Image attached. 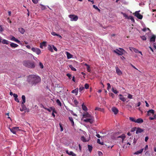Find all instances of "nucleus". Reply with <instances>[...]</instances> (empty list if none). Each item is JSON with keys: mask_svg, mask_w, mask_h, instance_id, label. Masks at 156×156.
I'll return each mask as SVG.
<instances>
[{"mask_svg": "<svg viewBox=\"0 0 156 156\" xmlns=\"http://www.w3.org/2000/svg\"><path fill=\"white\" fill-rule=\"evenodd\" d=\"M27 82L31 86L35 85L41 81V78L35 75H30L27 78Z\"/></svg>", "mask_w": 156, "mask_h": 156, "instance_id": "obj_1", "label": "nucleus"}, {"mask_svg": "<svg viewBox=\"0 0 156 156\" xmlns=\"http://www.w3.org/2000/svg\"><path fill=\"white\" fill-rule=\"evenodd\" d=\"M23 64L24 66L30 69L34 68L35 67L34 62L30 60H24L23 62Z\"/></svg>", "mask_w": 156, "mask_h": 156, "instance_id": "obj_2", "label": "nucleus"}, {"mask_svg": "<svg viewBox=\"0 0 156 156\" xmlns=\"http://www.w3.org/2000/svg\"><path fill=\"white\" fill-rule=\"evenodd\" d=\"M119 49L120 50H119L118 49H116L115 50H114L113 52L119 55H121L123 54L124 52H125V51L123 48H119Z\"/></svg>", "mask_w": 156, "mask_h": 156, "instance_id": "obj_3", "label": "nucleus"}, {"mask_svg": "<svg viewBox=\"0 0 156 156\" xmlns=\"http://www.w3.org/2000/svg\"><path fill=\"white\" fill-rule=\"evenodd\" d=\"M94 117L88 118L83 120V122H89L90 124H92L94 122Z\"/></svg>", "mask_w": 156, "mask_h": 156, "instance_id": "obj_4", "label": "nucleus"}, {"mask_svg": "<svg viewBox=\"0 0 156 156\" xmlns=\"http://www.w3.org/2000/svg\"><path fill=\"white\" fill-rule=\"evenodd\" d=\"M69 17L70 19V20L71 21H76L78 19V16L76 15H69Z\"/></svg>", "mask_w": 156, "mask_h": 156, "instance_id": "obj_5", "label": "nucleus"}, {"mask_svg": "<svg viewBox=\"0 0 156 156\" xmlns=\"http://www.w3.org/2000/svg\"><path fill=\"white\" fill-rule=\"evenodd\" d=\"M31 50L34 52H35L37 55H39L41 53V51L40 49L35 48H32Z\"/></svg>", "mask_w": 156, "mask_h": 156, "instance_id": "obj_6", "label": "nucleus"}, {"mask_svg": "<svg viewBox=\"0 0 156 156\" xmlns=\"http://www.w3.org/2000/svg\"><path fill=\"white\" fill-rule=\"evenodd\" d=\"M83 118H93L94 117L93 116L91 115L90 114H89L88 112H86L85 113H83Z\"/></svg>", "mask_w": 156, "mask_h": 156, "instance_id": "obj_7", "label": "nucleus"}, {"mask_svg": "<svg viewBox=\"0 0 156 156\" xmlns=\"http://www.w3.org/2000/svg\"><path fill=\"white\" fill-rule=\"evenodd\" d=\"M135 16L136 17H137V18L140 19H141L143 18V16L139 13L138 12H136L135 13Z\"/></svg>", "mask_w": 156, "mask_h": 156, "instance_id": "obj_8", "label": "nucleus"}, {"mask_svg": "<svg viewBox=\"0 0 156 156\" xmlns=\"http://www.w3.org/2000/svg\"><path fill=\"white\" fill-rule=\"evenodd\" d=\"M18 127H14L11 129H10V130L11 132H12L13 134H16V132L17 131L18 129Z\"/></svg>", "mask_w": 156, "mask_h": 156, "instance_id": "obj_9", "label": "nucleus"}, {"mask_svg": "<svg viewBox=\"0 0 156 156\" xmlns=\"http://www.w3.org/2000/svg\"><path fill=\"white\" fill-rule=\"evenodd\" d=\"M115 69L116 73L118 75L120 76L122 74V72L118 67H116Z\"/></svg>", "mask_w": 156, "mask_h": 156, "instance_id": "obj_10", "label": "nucleus"}, {"mask_svg": "<svg viewBox=\"0 0 156 156\" xmlns=\"http://www.w3.org/2000/svg\"><path fill=\"white\" fill-rule=\"evenodd\" d=\"M66 152L69 155H72V156H76V154L72 151L69 152L68 150H66Z\"/></svg>", "mask_w": 156, "mask_h": 156, "instance_id": "obj_11", "label": "nucleus"}, {"mask_svg": "<svg viewBox=\"0 0 156 156\" xmlns=\"http://www.w3.org/2000/svg\"><path fill=\"white\" fill-rule=\"evenodd\" d=\"M112 111L114 112V114L115 115L117 114L119 112L118 109L115 107H113L112 108Z\"/></svg>", "mask_w": 156, "mask_h": 156, "instance_id": "obj_12", "label": "nucleus"}, {"mask_svg": "<svg viewBox=\"0 0 156 156\" xmlns=\"http://www.w3.org/2000/svg\"><path fill=\"white\" fill-rule=\"evenodd\" d=\"M154 111L153 109L149 110L147 112V115L148 116H150L151 114L154 115Z\"/></svg>", "mask_w": 156, "mask_h": 156, "instance_id": "obj_13", "label": "nucleus"}, {"mask_svg": "<svg viewBox=\"0 0 156 156\" xmlns=\"http://www.w3.org/2000/svg\"><path fill=\"white\" fill-rule=\"evenodd\" d=\"M143 130L142 129H141V128H138L136 130V133L138 134V133H142L143 131Z\"/></svg>", "mask_w": 156, "mask_h": 156, "instance_id": "obj_14", "label": "nucleus"}, {"mask_svg": "<svg viewBox=\"0 0 156 156\" xmlns=\"http://www.w3.org/2000/svg\"><path fill=\"white\" fill-rule=\"evenodd\" d=\"M144 121L143 119L141 118H139L136 120L135 123H143Z\"/></svg>", "mask_w": 156, "mask_h": 156, "instance_id": "obj_15", "label": "nucleus"}, {"mask_svg": "<svg viewBox=\"0 0 156 156\" xmlns=\"http://www.w3.org/2000/svg\"><path fill=\"white\" fill-rule=\"evenodd\" d=\"M66 55L68 59H70L72 57L73 55L68 52L66 51Z\"/></svg>", "mask_w": 156, "mask_h": 156, "instance_id": "obj_16", "label": "nucleus"}, {"mask_svg": "<svg viewBox=\"0 0 156 156\" xmlns=\"http://www.w3.org/2000/svg\"><path fill=\"white\" fill-rule=\"evenodd\" d=\"M78 91V88H76V89L73 90L71 91V93L73 94H75V95H76L77 94Z\"/></svg>", "mask_w": 156, "mask_h": 156, "instance_id": "obj_17", "label": "nucleus"}, {"mask_svg": "<svg viewBox=\"0 0 156 156\" xmlns=\"http://www.w3.org/2000/svg\"><path fill=\"white\" fill-rule=\"evenodd\" d=\"M155 36L154 35H153L150 39V41L151 42H154L155 40Z\"/></svg>", "mask_w": 156, "mask_h": 156, "instance_id": "obj_18", "label": "nucleus"}, {"mask_svg": "<svg viewBox=\"0 0 156 156\" xmlns=\"http://www.w3.org/2000/svg\"><path fill=\"white\" fill-rule=\"evenodd\" d=\"M126 137V136L125 134H122L121 135L118 136V138H121L122 139V142L123 143L124 139Z\"/></svg>", "mask_w": 156, "mask_h": 156, "instance_id": "obj_19", "label": "nucleus"}, {"mask_svg": "<svg viewBox=\"0 0 156 156\" xmlns=\"http://www.w3.org/2000/svg\"><path fill=\"white\" fill-rule=\"evenodd\" d=\"M10 45L11 47L14 48L17 47L18 46V45L17 44L13 42H12L10 44Z\"/></svg>", "mask_w": 156, "mask_h": 156, "instance_id": "obj_20", "label": "nucleus"}, {"mask_svg": "<svg viewBox=\"0 0 156 156\" xmlns=\"http://www.w3.org/2000/svg\"><path fill=\"white\" fill-rule=\"evenodd\" d=\"M21 106L22 107V108H20V110L21 112L23 111L26 110V108L25 106L23 104H21Z\"/></svg>", "mask_w": 156, "mask_h": 156, "instance_id": "obj_21", "label": "nucleus"}, {"mask_svg": "<svg viewBox=\"0 0 156 156\" xmlns=\"http://www.w3.org/2000/svg\"><path fill=\"white\" fill-rule=\"evenodd\" d=\"M119 96H120L119 99L122 101L123 102H125L126 101V99L122 95L119 94Z\"/></svg>", "mask_w": 156, "mask_h": 156, "instance_id": "obj_22", "label": "nucleus"}, {"mask_svg": "<svg viewBox=\"0 0 156 156\" xmlns=\"http://www.w3.org/2000/svg\"><path fill=\"white\" fill-rule=\"evenodd\" d=\"M129 49L130 50H133L135 53H139V51L137 49L133 47L131 48H130Z\"/></svg>", "mask_w": 156, "mask_h": 156, "instance_id": "obj_23", "label": "nucleus"}, {"mask_svg": "<svg viewBox=\"0 0 156 156\" xmlns=\"http://www.w3.org/2000/svg\"><path fill=\"white\" fill-rule=\"evenodd\" d=\"M48 50L51 52H53L52 45L51 46L50 45H49L48 46Z\"/></svg>", "mask_w": 156, "mask_h": 156, "instance_id": "obj_24", "label": "nucleus"}, {"mask_svg": "<svg viewBox=\"0 0 156 156\" xmlns=\"http://www.w3.org/2000/svg\"><path fill=\"white\" fill-rule=\"evenodd\" d=\"M19 30L22 34H24L25 32V30L23 28L21 27L19 28Z\"/></svg>", "mask_w": 156, "mask_h": 156, "instance_id": "obj_25", "label": "nucleus"}, {"mask_svg": "<svg viewBox=\"0 0 156 156\" xmlns=\"http://www.w3.org/2000/svg\"><path fill=\"white\" fill-rule=\"evenodd\" d=\"M46 42L45 41H43L40 44V48H43V46H45Z\"/></svg>", "mask_w": 156, "mask_h": 156, "instance_id": "obj_26", "label": "nucleus"}, {"mask_svg": "<svg viewBox=\"0 0 156 156\" xmlns=\"http://www.w3.org/2000/svg\"><path fill=\"white\" fill-rule=\"evenodd\" d=\"M2 42L3 44H9V41L5 39L3 40L2 41Z\"/></svg>", "mask_w": 156, "mask_h": 156, "instance_id": "obj_27", "label": "nucleus"}, {"mask_svg": "<svg viewBox=\"0 0 156 156\" xmlns=\"http://www.w3.org/2000/svg\"><path fill=\"white\" fill-rule=\"evenodd\" d=\"M82 109L84 111H87V108L84 105V104H83L82 105Z\"/></svg>", "mask_w": 156, "mask_h": 156, "instance_id": "obj_28", "label": "nucleus"}, {"mask_svg": "<svg viewBox=\"0 0 156 156\" xmlns=\"http://www.w3.org/2000/svg\"><path fill=\"white\" fill-rule=\"evenodd\" d=\"M22 98L23 100V102H22V104H23L24 103H25L26 102V99L24 95H23L22 96Z\"/></svg>", "mask_w": 156, "mask_h": 156, "instance_id": "obj_29", "label": "nucleus"}, {"mask_svg": "<svg viewBox=\"0 0 156 156\" xmlns=\"http://www.w3.org/2000/svg\"><path fill=\"white\" fill-rule=\"evenodd\" d=\"M88 150L90 152H91L93 149V147L92 145H88Z\"/></svg>", "mask_w": 156, "mask_h": 156, "instance_id": "obj_30", "label": "nucleus"}, {"mask_svg": "<svg viewBox=\"0 0 156 156\" xmlns=\"http://www.w3.org/2000/svg\"><path fill=\"white\" fill-rule=\"evenodd\" d=\"M84 89V87L82 85L79 86V91L81 92Z\"/></svg>", "mask_w": 156, "mask_h": 156, "instance_id": "obj_31", "label": "nucleus"}, {"mask_svg": "<svg viewBox=\"0 0 156 156\" xmlns=\"http://www.w3.org/2000/svg\"><path fill=\"white\" fill-rule=\"evenodd\" d=\"M69 68L71 69V70L72 71H76V69L73 67L72 65H69Z\"/></svg>", "mask_w": 156, "mask_h": 156, "instance_id": "obj_32", "label": "nucleus"}, {"mask_svg": "<svg viewBox=\"0 0 156 156\" xmlns=\"http://www.w3.org/2000/svg\"><path fill=\"white\" fill-rule=\"evenodd\" d=\"M69 121L71 122V124H72V125L73 126L74 125V122L73 121V118L70 117L69 118Z\"/></svg>", "mask_w": 156, "mask_h": 156, "instance_id": "obj_33", "label": "nucleus"}, {"mask_svg": "<svg viewBox=\"0 0 156 156\" xmlns=\"http://www.w3.org/2000/svg\"><path fill=\"white\" fill-rule=\"evenodd\" d=\"M112 91L115 94H117L118 92L116 90H115L114 87H112Z\"/></svg>", "mask_w": 156, "mask_h": 156, "instance_id": "obj_34", "label": "nucleus"}, {"mask_svg": "<svg viewBox=\"0 0 156 156\" xmlns=\"http://www.w3.org/2000/svg\"><path fill=\"white\" fill-rule=\"evenodd\" d=\"M56 102L57 103V104L59 106H61V104L60 101L58 99H57L56 101Z\"/></svg>", "mask_w": 156, "mask_h": 156, "instance_id": "obj_35", "label": "nucleus"}, {"mask_svg": "<svg viewBox=\"0 0 156 156\" xmlns=\"http://www.w3.org/2000/svg\"><path fill=\"white\" fill-rule=\"evenodd\" d=\"M127 19H131L132 21H134V19L133 17L132 16H128V18Z\"/></svg>", "mask_w": 156, "mask_h": 156, "instance_id": "obj_36", "label": "nucleus"}, {"mask_svg": "<svg viewBox=\"0 0 156 156\" xmlns=\"http://www.w3.org/2000/svg\"><path fill=\"white\" fill-rule=\"evenodd\" d=\"M129 119L131 121L135 122L136 120L133 117H129Z\"/></svg>", "mask_w": 156, "mask_h": 156, "instance_id": "obj_37", "label": "nucleus"}, {"mask_svg": "<svg viewBox=\"0 0 156 156\" xmlns=\"http://www.w3.org/2000/svg\"><path fill=\"white\" fill-rule=\"evenodd\" d=\"M121 14L124 16V17H125L126 19H128L129 16H128V15L126 14L125 13H123V12H122Z\"/></svg>", "mask_w": 156, "mask_h": 156, "instance_id": "obj_38", "label": "nucleus"}, {"mask_svg": "<svg viewBox=\"0 0 156 156\" xmlns=\"http://www.w3.org/2000/svg\"><path fill=\"white\" fill-rule=\"evenodd\" d=\"M156 119V115H154L153 117H150L149 118V119L151 120H153L154 119Z\"/></svg>", "mask_w": 156, "mask_h": 156, "instance_id": "obj_39", "label": "nucleus"}, {"mask_svg": "<svg viewBox=\"0 0 156 156\" xmlns=\"http://www.w3.org/2000/svg\"><path fill=\"white\" fill-rule=\"evenodd\" d=\"M40 5L41 6V9L42 10H44V9H46L45 6H44L42 5Z\"/></svg>", "mask_w": 156, "mask_h": 156, "instance_id": "obj_40", "label": "nucleus"}, {"mask_svg": "<svg viewBox=\"0 0 156 156\" xmlns=\"http://www.w3.org/2000/svg\"><path fill=\"white\" fill-rule=\"evenodd\" d=\"M80 139H81V140H82L84 142L86 141V139H85V138L84 137V136H82Z\"/></svg>", "mask_w": 156, "mask_h": 156, "instance_id": "obj_41", "label": "nucleus"}, {"mask_svg": "<svg viewBox=\"0 0 156 156\" xmlns=\"http://www.w3.org/2000/svg\"><path fill=\"white\" fill-rule=\"evenodd\" d=\"M93 7L95 8L96 9H97L98 10L99 12L100 11V10L99 9V8L97 6H96L95 5H93Z\"/></svg>", "mask_w": 156, "mask_h": 156, "instance_id": "obj_42", "label": "nucleus"}, {"mask_svg": "<svg viewBox=\"0 0 156 156\" xmlns=\"http://www.w3.org/2000/svg\"><path fill=\"white\" fill-rule=\"evenodd\" d=\"M133 96L132 95L130 94H128V98L129 99L132 98Z\"/></svg>", "mask_w": 156, "mask_h": 156, "instance_id": "obj_43", "label": "nucleus"}, {"mask_svg": "<svg viewBox=\"0 0 156 156\" xmlns=\"http://www.w3.org/2000/svg\"><path fill=\"white\" fill-rule=\"evenodd\" d=\"M140 37L142 39L143 41H145L146 40V38L144 36H140Z\"/></svg>", "mask_w": 156, "mask_h": 156, "instance_id": "obj_44", "label": "nucleus"}, {"mask_svg": "<svg viewBox=\"0 0 156 156\" xmlns=\"http://www.w3.org/2000/svg\"><path fill=\"white\" fill-rule=\"evenodd\" d=\"M59 125L60 128V131H63V128L61 124V123H59Z\"/></svg>", "mask_w": 156, "mask_h": 156, "instance_id": "obj_45", "label": "nucleus"}, {"mask_svg": "<svg viewBox=\"0 0 156 156\" xmlns=\"http://www.w3.org/2000/svg\"><path fill=\"white\" fill-rule=\"evenodd\" d=\"M89 85L87 83H86L85 85V88L86 89H89Z\"/></svg>", "mask_w": 156, "mask_h": 156, "instance_id": "obj_46", "label": "nucleus"}, {"mask_svg": "<svg viewBox=\"0 0 156 156\" xmlns=\"http://www.w3.org/2000/svg\"><path fill=\"white\" fill-rule=\"evenodd\" d=\"M51 34L53 36H57L58 35L57 34H56L55 32L52 31L51 33Z\"/></svg>", "mask_w": 156, "mask_h": 156, "instance_id": "obj_47", "label": "nucleus"}, {"mask_svg": "<svg viewBox=\"0 0 156 156\" xmlns=\"http://www.w3.org/2000/svg\"><path fill=\"white\" fill-rule=\"evenodd\" d=\"M107 85L108 86L107 89L108 90H109L110 89V88L111 87V85L109 83H108L107 84Z\"/></svg>", "mask_w": 156, "mask_h": 156, "instance_id": "obj_48", "label": "nucleus"}, {"mask_svg": "<svg viewBox=\"0 0 156 156\" xmlns=\"http://www.w3.org/2000/svg\"><path fill=\"white\" fill-rule=\"evenodd\" d=\"M32 1L35 4H37L38 2V0H32Z\"/></svg>", "mask_w": 156, "mask_h": 156, "instance_id": "obj_49", "label": "nucleus"}, {"mask_svg": "<svg viewBox=\"0 0 156 156\" xmlns=\"http://www.w3.org/2000/svg\"><path fill=\"white\" fill-rule=\"evenodd\" d=\"M66 76H67L70 79H71V75L70 73H67L66 74Z\"/></svg>", "mask_w": 156, "mask_h": 156, "instance_id": "obj_50", "label": "nucleus"}, {"mask_svg": "<svg viewBox=\"0 0 156 156\" xmlns=\"http://www.w3.org/2000/svg\"><path fill=\"white\" fill-rule=\"evenodd\" d=\"M39 66H40V67L41 69H43V66L42 63L41 62H40L39 63Z\"/></svg>", "mask_w": 156, "mask_h": 156, "instance_id": "obj_51", "label": "nucleus"}, {"mask_svg": "<svg viewBox=\"0 0 156 156\" xmlns=\"http://www.w3.org/2000/svg\"><path fill=\"white\" fill-rule=\"evenodd\" d=\"M52 113H56V112L55 110V108L54 107H53L52 108Z\"/></svg>", "mask_w": 156, "mask_h": 156, "instance_id": "obj_52", "label": "nucleus"}, {"mask_svg": "<svg viewBox=\"0 0 156 156\" xmlns=\"http://www.w3.org/2000/svg\"><path fill=\"white\" fill-rule=\"evenodd\" d=\"M74 103L76 105H77L78 104V102L77 101V100L75 99L74 101Z\"/></svg>", "mask_w": 156, "mask_h": 156, "instance_id": "obj_53", "label": "nucleus"}, {"mask_svg": "<svg viewBox=\"0 0 156 156\" xmlns=\"http://www.w3.org/2000/svg\"><path fill=\"white\" fill-rule=\"evenodd\" d=\"M87 71L88 72H90V66L87 67Z\"/></svg>", "mask_w": 156, "mask_h": 156, "instance_id": "obj_54", "label": "nucleus"}, {"mask_svg": "<svg viewBox=\"0 0 156 156\" xmlns=\"http://www.w3.org/2000/svg\"><path fill=\"white\" fill-rule=\"evenodd\" d=\"M109 95L111 96L112 98H114L115 97V95L113 94L112 93H111L109 94Z\"/></svg>", "mask_w": 156, "mask_h": 156, "instance_id": "obj_55", "label": "nucleus"}, {"mask_svg": "<svg viewBox=\"0 0 156 156\" xmlns=\"http://www.w3.org/2000/svg\"><path fill=\"white\" fill-rule=\"evenodd\" d=\"M52 46L53 48V49L55 51H57V49L55 47V46L53 45H52Z\"/></svg>", "mask_w": 156, "mask_h": 156, "instance_id": "obj_56", "label": "nucleus"}, {"mask_svg": "<svg viewBox=\"0 0 156 156\" xmlns=\"http://www.w3.org/2000/svg\"><path fill=\"white\" fill-rule=\"evenodd\" d=\"M52 108L53 107H51L50 108H48V109H47V110L49 112H50L52 111Z\"/></svg>", "mask_w": 156, "mask_h": 156, "instance_id": "obj_57", "label": "nucleus"}, {"mask_svg": "<svg viewBox=\"0 0 156 156\" xmlns=\"http://www.w3.org/2000/svg\"><path fill=\"white\" fill-rule=\"evenodd\" d=\"M3 30L2 25H0V32H2Z\"/></svg>", "mask_w": 156, "mask_h": 156, "instance_id": "obj_58", "label": "nucleus"}, {"mask_svg": "<svg viewBox=\"0 0 156 156\" xmlns=\"http://www.w3.org/2000/svg\"><path fill=\"white\" fill-rule=\"evenodd\" d=\"M13 95V97H14V98H18V95L16 94H14Z\"/></svg>", "mask_w": 156, "mask_h": 156, "instance_id": "obj_59", "label": "nucleus"}, {"mask_svg": "<svg viewBox=\"0 0 156 156\" xmlns=\"http://www.w3.org/2000/svg\"><path fill=\"white\" fill-rule=\"evenodd\" d=\"M14 41L17 42L18 43H20V41H19V40H18V39H17L16 38V39H15V40Z\"/></svg>", "mask_w": 156, "mask_h": 156, "instance_id": "obj_60", "label": "nucleus"}, {"mask_svg": "<svg viewBox=\"0 0 156 156\" xmlns=\"http://www.w3.org/2000/svg\"><path fill=\"white\" fill-rule=\"evenodd\" d=\"M16 39V38L12 36L11 39V40L14 41Z\"/></svg>", "mask_w": 156, "mask_h": 156, "instance_id": "obj_61", "label": "nucleus"}, {"mask_svg": "<svg viewBox=\"0 0 156 156\" xmlns=\"http://www.w3.org/2000/svg\"><path fill=\"white\" fill-rule=\"evenodd\" d=\"M148 139V136H146L145 139V141H147Z\"/></svg>", "mask_w": 156, "mask_h": 156, "instance_id": "obj_62", "label": "nucleus"}, {"mask_svg": "<svg viewBox=\"0 0 156 156\" xmlns=\"http://www.w3.org/2000/svg\"><path fill=\"white\" fill-rule=\"evenodd\" d=\"M140 152H139V151H137L136 152H135V153H134L135 154H140Z\"/></svg>", "mask_w": 156, "mask_h": 156, "instance_id": "obj_63", "label": "nucleus"}, {"mask_svg": "<svg viewBox=\"0 0 156 156\" xmlns=\"http://www.w3.org/2000/svg\"><path fill=\"white\" fill-rule=\"evenodd\" d=\"M14 99H15V100L18 102H19V100L18 98H14Z\"/></svg>", "mask_w": 156, "mask_h": 156, "instance_id": "obj_64", "label": "nucleus"}]
</instances>
